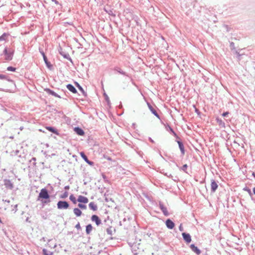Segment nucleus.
I'll use <instances>...</instances> for the list:
<instances>
[{
	"instance_id": "obj_1",
	"label": "nucleus",
	"mask_w": 255,
	"mask_h": 255,
	"mask_svg": "<svg viewBox=\"0 0 255 255\" xmlns=\"http://www.w3.org/2000/svg\"><path fill=\"white\" fill-rule=\"evenodd\" d=\"M50 196L48 193L47 190L45 188H42L38 196V200H40L43 204H47L50 202Z\"/></svg>"
},
{
	"instance_id": "obj_2",
	"label": "nucleus",
	"mask_w": 255,
	"mask_h": 255,
	"mask_svg": "<svg viewBox=\"0 0 255 255\" xmlns=\"http://www.w3.org/2000/svg\"><path fill=\"white\" fill-rule=\"evenodd\" d=\"M57 205L59 209H67L69 207V204L66 201H60L57 203Z\"/></svg>"
},
{
	"instance_id": "obj_3",
	"label": "nucleus",
	"mask_w": 255,
	"mask_h": 255,
	"mask_svg": "<svg viewBox=\"0 0 255 255\" xmlns=\"http://www.w3.org/2000/svg\"><path fill=\"white\" fill-rule=\"evenodd\" d=\"M77 201L80 203L87 204L89 202V199L86 197L82 195H79L78 196Z\"/></svg>"
},
{
	"instance_id": "obj_4",
	"label": "nucleus",
	"mask_w": 255,
	"mask_h": 255,
	"mask_svg": "<svg viewBox=\"0 0 255 255\" xmlns=\"http://www.w3.org/2000/svg\"><path fill=\"white\" fill-rule=\"evenodd\" d=\"M4 185L5 188L8 190H11L13 188V183L11 182L10 180L8 179L4 180Z\"/></svg>"
},
{
	"instance_id": "obj_5",
	"label": "nucleus",
	"mask_w": 255,
	"mask_h": 255,
	"mask_svg": "<svg viewBox=\"0 0 255 255\" xmlns=\"http://www.w3.org/2000/svg\"><path fill=\"white\" fill-rule=\"evenodd\" d=\"M4 53L5 55V58L6 60L9 61L12 59L13 51H9V52H8L7 50L6 49H5L4 50Z\"/></svg>"
},
{
	"instance_id": "obj_6",
	"label": "nucleus",
	"mask_w": 255,
	"mask_h": 255,
	"mask_svg": "<svg viewBox=\"0 0 255 255\" xmlns=\"http://www.w3.org/2000/svg\"><path fill=\"white\" fill-rule=\"evenodd\" d=\"M182 236L184 239V240L187 243H189L191 241V236L189 234H186L185 233H182Z\"/></svg>"
},
{
	"instance_id": "obj_7",
	"label": "nucleus",
	"mask_w": 255,
	"mask_h": 255,
	"mask_svg": "<svg viewBox=\"0 0 255 255\" xmlns=\"http://www.w3.org/2000/svg\"><path fill=\"white\" fill-rule=\"evenodd\" d=\"M91 220L92 221L95 222L98 226L101 223V220L99 219V217L95 215L92 216Z\"/></svg>"
},
{
	"instance_id": "obj_8",
	"label": "nucleus",
	"mask_w": 255,
	"mask_h": 255,
	"mask_svg": "<svg viewBox=\"0 0 255 255\" xmlns=\"http://www.w3.org/2000/svg\"><path fill=\"white\" fill-rule=\"evenodd\" d=\"M211 187L212 192H214L216 190L218 187V184H217L216 181L213 179L211 180Z\"/></svg>"
},
{
	"instance_id": "obj_9",
	"label": "nucleus",
	"mask_w": 255,
	"mask_h": 255,
	"mask_svg": "<svg viewBox=\"0 0 255 255\" xmlns=\"http://www.w3.org/2000/svg\"><path fill=\"white\" fill-rule=\"evenodd\" d=\"M166 225L169 229H172L174 227V223L170 219H168L166 221Z\"/></svg>"
},
{
	"instance_id": "obj_10",
	"label": "nucleus",
	"mask_w": 255,
	"mask_h": 255,
	"mask_svg": "<svg viewBox=\"0 0 255 255\" xmlns=\"http://www.w3.org/2000/svg\"><path fill=\"white\" fill-rule=\"evenodd\" d=\"M80 155L82 157V158L87 163H88L90 165H92L93 164V162H91V161H90L87 157L86 156V155L85 154V153L83 152H80Z\"/></svg>"
},
{
	"instance_id": "obj_11",
	"label": "nucleus",
	"mask_w": 255,
	"mask_h": 255,
	"mask_svg": "<svg viewBox=\"0 0 255 255\" xmlns=\"http://www.w3.org/2000/svg\"><path fill=\"white\" fill-rule=\"evenodd\" d=\"M190 248L192 251H193L194 253H195L197 255H199L201 253L200 250L196 247L194 245L192 244L190 246Z\"/></svg>"
},
{
	"instance_id": "obj_12",
	"label": "nucleus",
	"mask_w": 255,
	"mask_h": 255,
	"mask_svg": "<svg viewBox=\"0 0 255 255\" xmlns=\"http://www.w3.org/2000/svg\"><path fill=\"white\" fill-rule=\"evenodd\" d=\"M147 106L150 111L152 113V114H154L156 117L159 118V115H158L155 110L152 107V106L148 103H147Z\"/></svg>"
},
{
	"instance_id": "obj_13",
	"label": "nucleus",
	"mask_w": 255,
	"mask_h": 255,
	"mask_svg": "<svg viewBox=\"0 0 255 255\" xmlns=\"http://www.w3.org/2000/svg\"><path fill=\"white\" fill-rule=\"evenodd\" d=\"M159 207L160 209L162 210V212L165 216H167L168 215V212L166 207H165L162 204H159Z\"/></svg>"
},
{
	"instance_id": "obj_14",
	"label": "nucleus",
	"mask_w": 255,
	"mask_h": 255,
	"mask_svg": "<svg viewBox=\"0 0 255 255\" xmlns=\"http://www.w3.org/2000/svg\"><path fill=\"white\" fill-rule=\"evenodd\" d=\"M89 207L93 211H96L98 209L97 205L93 202H91L89 203Z\"/></svg>"
},
{
	"instance_id": "obj_15",
	"label": "nucleus",
	"mask_w": 255,
	"mask_h": 255,
	"mask_svg": "<svg viewBox=\"0 0 255 255\" xmlns=\"http://www.w3.org/2000/svg\"><path fill=\"white\" fill-rule=\"evenodd\" d=\"M74 130L79 135H83L84 134V131L81 128H75Z\"/></svg>"
},
{
	"instance_id": "obj_16",
	"label": "nucleus",
	"mask_w": 255,
	"mask_h": 255,
	"mask_svg": "<svg viewBox=\"0 0 255 255\" xmlns=\"http://www.w3.org/2000/svg\"><path fill=\"white\" fill-rule=\"evenodd\" d=\"M73 212L74 214L77 217L80 216L82 214V211L79 208H75L74 209Z\"/></svg>"
},
{
	"instance_id": "obj_17",
	"label": "nucleus",
	"mask_w": 255,
	"mask_h": 255,
	"mask_svg": "<svg viewBox=\"0 0 255 255\" xmlns=\"http://www.w3.org/2000/svg\"><path fill=\"white\" fill-rule=\"evenodd\" d=\"M45 128L49 131H50L57 135H59V133H58V131L54 128L51 127H46Z\"/></svg>"
},
{
	"instance_id": "obj_18",
	"label": "nucleus",
	"mask_w": 255,
	"mask_h": 255,
	"mask_svg": "<svg viewBox=\"0 0 255 255\" xmlns=\"http://www.w3.org/2000/svg\"><path fill=\"white\" fill-rule=\"evenodd\" d=\"M93 230V227L91 224H89L86 226V232L87 235H89Z\"/></svg>"
},
{
	"instance_id": "obj_19",
	"label": "nucleus",
	"mask_w": 255,
	"mask_h": 255,
	"mask_svg": "<svg viewBox=\"0 0 255 255\" xmlns=\"http://www.w3.org/2000/svg\"><path fill=\"white\" fill-rule=\"evenodd\" d=\"M67 89L73 93L75 94L76 93V90L75 88L71 84H68L67 86Z\"/></svg>"
},
{
	"instance_id": "obj_20",
	"label": "nucleus",
	"mask_w": 255,
	"mask_h": 255,
	"mask_svg": "<svg viewBox=\"0 0 255 255\" xmlns=\"http://www.w3.org/2000/svg\"><path fill=\"white\" fill-rule=\"evenodd\" d=\"M69 199L74 204H76L77 202H78L77 200L76 199V197L72 194L70 196Z\"/></svg>"
},
{
	"instance_id": "obj_21",
	"label": "nucleus",
	"mask_w": 255,
	"mask_h": 255,
	"mask_svg": "<svg viewBox=\"0 0 255 255\" xmlns=\"http://www.w3.org/2000/svg\"><path fill=\"white\" fill-rule=\"evenodd\" d=\"M44 255H53L52 252H48L46 249H43L42 250Z\"/></svg>"
},
{
	"instance_id": "obj_22",
	"label": "nucleus",
	"mask_w": 255,
	"mask_h": 255,
	"mask_svg": "<svg viewBox=\"0 0 255 255\" xmlns=\"http://www.w3.org/2000/svg\"><path fill=\"white\" fill-rule=\"evenodd\" d=\"M86 204H83V203H79L78 205V206L79 207V208L81 209H84V210H85L87 209V206L86 205H85Z\"/></svg>"
},
{
	"instance_id": "obj_23",
	"label": "nucleus",
	"mask_w": 255,
	"mask_h": 255,
	"mask_svg": "<svg viewBox=\"0 0 255 255\" xmlns=\"http://www.w3.org/2000/svg\"><path fill=\"white\" fill-rule=\"evenodd\" d=\"M178 142L179 146V148H180L181 151H182V153L184 154V146H183V144L179 141H178Z\"/></svg>"
},
{
	"instance_id": "obj_24",
	"label": "nucleus",
	"mask_w": 255,
	"mask_h": 255,
	"mask_svg": "<svg viewBox=\"0 0 255 255\" xmlns=\"http://www.w3.org/2000/svg\"><path fill=\"white\" fill-rule=\"evenodd\" d=\"M7 36V35L5 33L3 34L0 37V41L2 40H5Z\"/></svg>"
},
{
	"instance_id": "obj_25",
	"label": "nucleus",
	"mask_w": 255,
	"mask_h": 255,
	"mask_svg": "<svg viewBox=\"0 0 255 255\" xmlns=\"http://www.w3.org/2000/svg\"><path fill=\"white\" fill-rule=\"evenodd\" d=\"M7 70L9 71L14 72L16 70V68L11 66H9L7 68Z\"/></svg>"
},
{
	"instance_id": "obj_26",
	"label": "nucleus",
	"mask_w": 255,
	"mask_h": 255,
	"mask_svg": "<svg viewBox=\"0 0 255 255\" xmlns=\"http://www.w3.org/2000/svg\"><path fill=\"white\" fill-rule=\"evenodd\" d=\"M68 196V193L65 192L62 196H61V198H65Z\"/></svg>"
},
{
	"instance_id": "obj_27",
	"label": "nucleus",
	"mask_w": 255,
	"mask_h": 255,
	"mask_svg": "<svg viewBox=\"0 0 255 255\" xmlns=\"http://www.w3.org/2000/svg\"><path fill=\"white\" fill-rule=\"evenodd\" d=\"M77 86H78L79 89L80 90H81V91H82L83 94H84L85 93H84V92L83 91V90L82 88L78 83H77Z\"/></svg>"
},
{
	"instance_id": "obj_28",
	"label": "nucleus",
	"mask_w": 255,
	"mask_h": 255,
	"mask_svg": "<svg viewBox=\"0 0 255 255\" xmlns=\"http://www.w3.org/2000/svg\"><path fill=\"white\" fill-rule=\"evenodd\" d=\"M43 54V59L44 60V61L45 62L48 64V62H47V58L46 57V56L45 55V54L44 53L42 54Z\"/></svg>"
},
{
	"instance_id": "obj_29",
	"label": "nucleus",
	"mask_w": 255,
	"mask_h": 255,
	"mask_svg": "<svg viewBox=\"0 0 255 255\" xmlns=\"http://www.w3.org/2000/svg\"><path fill=\"white\" fill-rule=\"evenodd\" d=\"M187 164H184V165L182 166V170L185 171V170H186V169H187Z\"/></svg>"
},
{
	"instance_id": "obj_30",
	"label": "nucleus",
	"mask_w": 255,
	"mask_h": 255,
	"mask_svg": "<svg viewBox=\"0 0 255 255\" xmlns=\"http://www.w3.org/2000/svg\"><path fill=\"white\" fill-rule=\"evenodd\" d=\"M76 228H77V229H81V226H80V224L79 223H78L75 226Z\"/></svg>"
},
{
	"instance_id": "obj_31",
	"label": "nucleus",
	"mask_w": 255,
	"mask_h": 255,
	"mask_svg": "<svg viewBox=\"0 0 255 255\" xmlns=\"http://www.w3.org/2000/svg\"><path fill=\"white\" fill-rule=\"evenodd\" d=\"M229 114V113L228 112H225L223 114H222V116L223 117H226L227 115H228Z\"/></svg>"
},
{
	"instance_id": "obj_32",
	"label": "nucleus",
	"mask_w": 255,
	"mask_h": 255,
	"mask_svg": "<svg viewBox=\"0 0 255 255\" xmlns=\"http://www.w3.org/2000/svg\"><path fill=\"white\" fill-rule=\"evenodd\" d=\"M245 190L247 191L250 194H251V191L249 189H245Z\"/></svg>"
},
{
	"instance_id": "obj_33",
	"label": "nucleus",
	"mask_w": 255,
	"mask_h": 255,
	"mask_svg": "<svg viewBox=\"0 0 255 255\" xmlns=\"http://www.w3.org/2000/svg\"><path fill=\"white\" fill-rule=\"evenodd\" d=\"M5 78V76L3 75L0 74V79H3Z\"/></svg>"
},
{
	"instance_id": "obj_34",
	"label": "nucleus",
	"mask_w": 255,
	"mask_h": 255,
	"mask_svg": "<svg viewBox=\"0 0 255 255\" xmlns=\"http://www.w3.org/2000/svg\"><path fill=\"white\" fill-rule=\"evenodd\" d=\"M106 100L108 102V103H109V99L108 97H106Z\"/></svg>"
},
{
	"instance_id": "obj_35",
	"label": "nucleus",
	"mask_w": 255,
	"mask_h": 255,
	"mask_svg": "<svg viewBox=\"0 0 255 255\" xmlns=\"http://www.w3.org/2000/svg\"><path fill=\"white\" fill-rule=\"evenodd\" d=\"M253 192H254V193L255 194V188H253Z\"/></svg>"
},
{
	"instance_id": "obj_36",
	"label": "nucleus",
	"mask_w": 255,
	"mask_h": 255,
	"mask_svg": "<svg viewBox=\"0 0 255 255\" xmlns=\"http://www.w3.org/2000/svg\"><path fill=\"white\" fill-rule=\"evenodd\" d=\"M180 228V230L181 231H182V230L181 225H180V228Z\"/></svg>"
},
{
	"instance_id": "obj_37",
	"label": "nucleus",
	"mask_w": 255,
	"mask_h": 255,
	"mask_svg": "<svg viewBox=\"0 0 255 255\" xmlns=\"http://www.w3.org/2000/svg\"><path fill=\"white\" fill-rule=\"evenodd\" d=\"M65 188L68 189L69 187L68 186V187H66Z\"/></svg>"
},
{
	"instance_id": "obj_38",
	"label": "nucleus",
	"mask_w": 255,
	"mask_h": 255,
	"mask_svg": "<svg viewBox=\"0 0 255 255\" xmlns=\"http://www.w3.org/2000/svg\"><path fill=\"white\" fill-rule=\"evenodd\" d=\"M0 223H1V220H0Z\"/></svg>"
},
{
	"instance_id": "obj_39",
	"label": "nucleus",
	"mask_w": 255,
	"mask_h": 255,
	"mask_svg": "<svg viewBox=\"0 0 255 255\" xmlns=\"http://www.w3.org/2000/svg\"><path fill=\"white\" fill-rule=\"evenodd\" d=\"M54 0H52V1H54Z\"/></svg>"
}]
</instances>
